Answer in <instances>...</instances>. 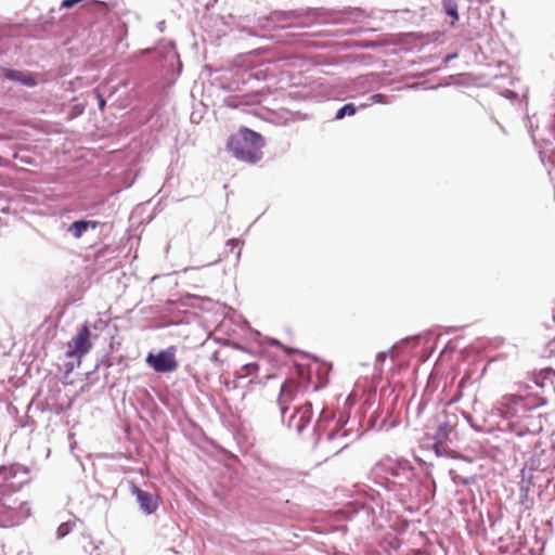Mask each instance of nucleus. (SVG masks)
<instances>
[{
  "label": "nucleus",
  "mask_w": 555,
  "mask_h": 555,
  "mask_svg": "<svg viewBox=\"0 0 555 555\" xmlns=\"http://www.w3.org/2000/svg\"><path fill=\"white\" fill-rule=\"evenodd\" d=\"M311 417L312 404L310 402H306L296 409L295 414L291 417V422H295L296 430L300 433L310 423Z\"/></svg>",
  "instance_id": "nucleus-7"
},
{
  "label": "nucleus",
  "mask_w": 555,
  "mask_h": 555,
  "mask_svg": "<svg viewBox=\"0 0 555 555\" xmlns=\"http://www.w3.org/2000/svg\"><path fill=\"white\" fill-rule=\"evenodd\" d=\"M131 492L137 496L142 511L146 514L154 513L159 505V498L155 494L141 490L138 486H131Z\"/></svg>",
  "instance_id": "nucleus-6"
},
{
  "label": "nucleus",
  "mask_w": 555,
  "mask_h": 555,
  "mask_svg": "<svg viewBox=\"0 0 555 555\" xmlns=\"http://www.w3.org/2000/svg\"><path fill=\"white\" fill-rule=\"evenodd\" d=\"M511 400H512L513 402H517V401H518V398H516V397H512V398H511Z\"/></svg>",
  "instance_id": "nucleus-15"
},
{
  "label": "nucleus",
  "mask_w": 555,
  "mask_h": 555,
  "mask_svg": "<svg viewBox=\"0 0 555 555\" xmlns=\"http://www.w3.org/2000/svg\"><path fill=\"white\" fill-rule=\"evenodd\" d=\"M8 76H9L10 78L20 79V78L17 77V73H11V74H9Z\"/></svg>",
  "instance_id": "nucleus-14"
},
{
  "label": "nucleus",
  "mask_w": 555,
  "mask_h": 555,
  "mask_svg": "<svg viewBox=\"0 0 555 555\" xmlns=\"http://www.w3.org/2000/svg\"><path fill=\"white\" fill-rule=\"evenodd\" d=\"M145 361L155 372L158 373L172 372L178 367L173 347L160 351L157 354L149 353Z\"/></svg>",
  "instance_id": "nucleus-3"
},
{
  "label": "nucleus",
  "mask_w": 555,
  "mask_h": 555,
  "mask_svg": "<svg viewBox=\"0 0 555 555\" xmlns=\"http://www.w3.org/2000/svg\"><path fill=\"white\" fill-rule=\"evenodd\" d=\"M264 146L263 137L247 127H241L232 133L225 144V150L237 160L254 165L262 159Z\"/></svg>",
  "instance_id": "nucleus-1"
},
{
  "label": "nucleus",
  "mask_w": 555,
  "mask_h": 555,
  "mask_svg": "<svg viewBox=\"0 0 555 555\" xmlns=\"http://www.w3.org/2000/svg\"><path fill=\"white\" fill-rule=\"evenodd\" d=\"M93 348L92 334L88 323H83L66 344V358H75L77 365L81 363L82 357L88 354Z\"/></svg>",
  "instance_id": "nucleus-2"
},
{
  "label": "nucleus",
  "mask_w": 555,
  "mask_h": 555,
  "mask_svg": "<svg viewBox=\"0 0 555 555\" xmlns=\"http://www.w3.org/2000/svg\"><path fill=\"white\" fill-rule=\"evenodd\" d=\"M16 476L12 466H0V507H7L4 499L20 490V486L10 480Z\"/></svg>",
  "instance_id": "nucleus-4"
},
{
  "label": "nucleus",
  "mask_w": 555,
  "mask_h": 555,
  "mask_svg": "<svg viewBox=\"0 0 555 555\" xmlns=\"http://www.w3.org/2000/svg\"><path fill=\"white\" fill-rule=\"evenodd\" d=\"M550 344H551V346H555V337L553 338V340Z\"/></svg>",
  "instance_id": "nucleus-16"
},
{
  "label": "nucleus",
  "mask_w": 555,
  "mask_h": 555,
  "mask_svg": "<svg viewBox=\"0 0 555 555\" xmlns=\"http://www.w3.org/2000/svg\"><path fill=\"white\" fill-rule=\"evenodd\" d=\"M448 14H449V15H451V16H453V17H455V18H457V12H456V10H455V9L448 10Z\"/></svg>",
  "instance_id": "nucleus-13"
},
{
  "label": "nucleus",
  "mask_w": 555,
  "mask_h": 555,
  "mask_svg": "<svg viewBox=\"0 0 555 555\" xmlns=\"http://www.w3.org/2000/svg\"><path fill=\"white\" fill-rule=\"evenodd\" d=\"M99 225V221H85L79 220L72 223L69 230L73 232V235L76 238H79L82 236L83 232L88 230V228L95 229Z\"/></svg>",
  "instance_id": "nucleus-8"
},
{
  "label": "nucleus",
  "mask_w": 555,
  "mask_h": 555,
  "mask_svg": "<svg viewBox=\"0 0 555 555\" xmlns=\"http://www.w3.org/2000/svg\"><path fill=\"white\" fill-rule=\"evenodd\" d=\"M356 112V106L352 103H348L337 111L336 119H343L346 115L352 116Z\"/></svg>",
  "instance_id": "nucleus-9"
},
{
  "label": "nucleus",
  "mask_w": 555,
  "mask_h": 555,
  "mask_svg": "<svg viewBox=\"0 0 555 555\" xmlns=\"http://www.w3.org/2000/svg\"><path fill=\"white\" fill-rule=\"evenodd\" d=\"M96 98H98V102H99V108L101 111H104V108H105V100H104V98L100 93H96Z\"/></svg>",
  "instance_id": "nucleus-11"
},
{
  "label": "nucleus",
  "mask_w": 555,
  "mask_h": 555,
  "mask_svg": "<svg viewBox=\"0 0 555 555\" xmlns=\"http://www.w3.org/2000/svg\"><path fill=\"white\" fill-rule=\"evenodd\" d=\"M299 390V383L295 379H286L280 389L278 404L280 406L282 417L288 410L289 404L295 400Z\"/></svg>",
  "instance_id": "nucleus-5"
},
{
  "label": "nucleus",
  "mask_w": 555,
  "mask_h": 555,
  "mask_svg": "<svg viewBox=\"0 0 555 555\" xmlns=\"http://www.w3.org/2000/svg\"><path fill=\"white\" fill-rule=\"evenodd\" d=\"M228 244L231 245L232 248H234V247H238L241 245V242H240V240H230Z\"/></svg>",
  "instance_id": "nucleus-12"
},
{
  "label": "nucleus",
  "mask_w": 555,
  "mask_h": 555,
  "mask_svg": "<svg viewBox=\"0 0 555 555\" xmlns=\"http://www.w3.org/2000/svg\"><path fill=\"white\" fill-rule=\"evenodd\" d=\"M259 370V365L257 363H247L242 367V375L243 376H249L257 374Z\"/></svg>",
  "instance_id": "nucleus-10"
}]
</instances>
